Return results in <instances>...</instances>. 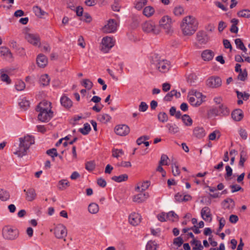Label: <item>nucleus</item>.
<instances>
[{
  "instance_id": "nucleus-1",
  "label": "nucleus",
  "mask_w": 250,
  "mask_h": 250,
  "mask_svg": "<svg viewBox=\"0 0 250 250\" xmlns=\"http://www.w3.org/2000/svg\"><path fill=\"white\" fill-rule=\"evenodd\" d=\"M181 27L185 36H190L197 30L198 22L194 17L188 16L183 19Z\"/></svg>"
},
{
  "instance_id": "nucleus-2",
  "label": "nucleus",
  "mask_w": 250,
  "mask_h": 250,
  "mask_svg": "<svg viewBox=\"0 0 250 250\" xmlns=\"http://www.w3.org/2000/svg\"><path fill=\"white\" fill-rule=\"evenodd\" d=\"M151 64L161 73H167L171 67V63L169 61L162 59L157 54L154 55L152 57Z\"/></svg>"
},
{
  "instance_id": "nucleus-3",
  "label": "nucleus",
  "mask_w": 250,
  "mask_h": 250,
  "mask_svg": "<svg viewBox=\"0 0 250 250\" xmlns=\"http://www.w3.org/2000/svg\"><path fill=\"white\" fill-rule=\"evenodd\" d=\"M2 234L5 239L13 240L19 237V231L15 227L5 226L2 229Z\"/></svg>"
},
{
  "instance_id": "nucleus-4",
  "label": "nucleus",
  "mask_w": 250,
  "mask_h": 250,
  "mask_svg": "<svg viewBox=\"0 0 250 250\" xmlns=\"http://www.w3.org/2000/svg\"><path fill=\"white\" fill-rule=\"evenodd\" d=\"M202 93L196 90L192 89L188 93V101L193 106H199L203 102Z\"/></svg>"
},
{
  "instance_id": "nucleus-5",
  "label": "nucleus",
  "mask_w": 250,
  "mask_h": 250,
  "mask_svg": "<svg viewBox=\"0 0 250 250\" xmlns=\"http://www.w3.org/2000/svg\"><path fill=\"white\" fill-rule=\"evenodd\" d=\"M142 27L143 31L147 33L158 35L161 31L160 28L151 21L144 22L142 24Z\"/></svg>"
},
{
  "instance_id": "nucleus-6",
  "label": "nucleus",
  "mask_w": 250,
  "mask_h": 250,
  "mask_svg": "<svg viewBox=\"0 0 250 250\" xmlns=\"http://www.w3.org/2000/svg\"><path fill=\"white\" fill-rule=\"evenodd\" d=\"M172 24V19L168 16L163 17L159 21L160 26L163 28L166 34L168 35H171L173 32Z\"/></svg>"
},
{
  "instance_id": "nucleus-7",
  "label": "nucleus",
  "mask_w": 250,
  "mask_h": 250,
  "mask_svg": "<svg viewBox=\"0 0 250 250\" xmlns=\"http://www.w3.org/2000/svg\"><path fill=\"white\" fill-rule=\"evenodd\" d=\"M114 45V42L111 37H105L102 39L101 50L104 53L107 52Z\"/></svg>"
},
{
  "instance_id": "nucleus-8",
  "label": "nucleus",
  "mask_w": 250,
  "mask_h": 250,
  "mask_svg": "<svg viewBox=\"0 0 250 250\" xmlns=\"http://www.w3.org/2000/svg\"><path fill=\"white\" fill-rule=\"evenodd\" d=\"M54 233L57 238L62 239L66 236L67 230L63 225L59 224L55 228Z\"/></svg>"
},
{
  "instance_id": "nucleus-9",
  "label": "nucleus",
  "mask_w": 250,
  "mask_h": 250,
  "mask_svg": "<svg viewBox=\"0 0 250 250\" xmlns=\"http://www.w3.org/2000/svg\"><path fill=\"white\" fill-rule=\"evenodd\" d=\"M207 85L210 88H217L222 85V80L219 77L212 76L208 79Z\"/></svg>"
},
{
  "instance_id": "nucleus-10",
  "label": "nucleus",
  "mask_w": 250,
  "mask_h": 250,
  "mask_svg": "<svg viewBox=\"0 0 250 250\" xmlns=\"http://www.w3.org/2000/svg\"><path fill=\"white\" fill-rule=\"evenodd\" d=\"M39 112L38 118V120L42 122H48L53 116L52 111H37Z\"/></svg>"
},
{
  "instance_id": "nucleus-11",
  "label": "nucleus",
  "mask_w": 250,
  "mask_h": 250,
  "mask_svg": "<svg viewBox=\"0 0 250 250\" xmlns=\"http://www.w3.org/2000/svg\"><path fill=\"white\" fill-rule=\"evenodd\" d=\"M211 112L215 115L226 116L229 114V111L225 105L221 104L218 108L212 109Z\"/></svg>"
},
{
  "instance_id": "nucleus-12",
  "label": "nucleus",
  "mask_w": 250,
  "mask_h": 250,
  "mask_svg": "<svg viewBox=\"0 0 250 250\" xmlns=\"http://www.w3.org/2000/svg\"><path fill=\"white\" fill-rule=\"evenodd\" d=\"M25 38L27 41L33 45L36 46L41 44L40 38L38 34L27 33Z\"/></svg>"
},
{
  "instance_id": "nucleus-13",
  "label": "nucleus",
  "mask_w": 250,
  "mask_h": 250,
  "mask_svg": "<svg viewBox=\"0 0 250 250\" xmlns=\"http://www.w3.org/2000/svg\"><path fill=\"white\" fill-rule=\"evenodd\" d=\"M117 29V23L115 20H109L107 24H105L103 27V31L106 33H112L115 31Z\"/></svg>"
},
{
  "instance_id": "nucleus-14",
  "label": "nucleus",
  "mask_w": 250,
  "mask_h": 250,
  "mask_svg": "<svg viewBox=\"0 0 250 250\" xmlns=\"http://www.w3.org/2000/svg\"><path fill=\"white\" fill-rule=\"evenodd\" d=\"M116 134L120 136H126L130 132L129 127L125 125H119L115 127Z\"/></svg>"
},
{
  "instance_id": "nucleus-15",
  "label": "nucleus",
  "mask_w": 250,
  "mask_h": 250,
  "mask_svg": "<svg viewBox=\"0 0 250 250\" xmlns=\"http://www.w3.org/2000/svg\"><path fill=\"white\" fill-rule=\"evenodd\" d=\"M141 221V215L137 213L132 212L128 216V222L133 226L138 225Z\"/></svg>"
},
{
  "instance_id": "nucleus-16",
  "label": "nucleus",
  "mask_w": 250,
  "mask_h": 250,
  "mask_svg": "<svg viewBox=\"0 0 250 250\" xmlns=\"http://www.w3.org/2000/svg\"><path fill=\"white\" fill-rule=\"evenodd\" d=\"M19 140L20 142L26 146V148L28 149L35 143L34 137L29 135L24 136L23 138H20Z\"/></svg>"
},
{
  "instance_id": "nucleus-17",
  "label": "nucleus",
  "mask_w": 250,
  "mask_h": 250,
  "mask_svg": "<svg viewBox=\"0 0 250 250\" xmlns=\"http://www.w3.org/2000/svg\"><path fill=\"white\" fill-rule=\"evenodd\" d=\"M140 193L135 195L133 197V201L137 203H141L145 201L148 197V192H140Z\"/></svg>"
},
{
  "instance_id": "nucleus-18",
  "label": "nucleus",
  "mask_w": 250,
  "mask_h": 250,
  "mask_svg": "<svg viewBox=\"0 0 250 250\" xmlns=\"http://www.w3.org/2000/svg\"><path fill=\"white\" fill-rule=\"evenodd\" d=\"M197 41L201 44L207 43L209 40V37L206 33L203 31H199L196 35Z\"/></svg>"
},
{
  "instance_id": "nucleus-19",
  "label": "nucleus",
  "mask_w": 250,
  "mask_h": 250,
  "mask_svg": "<svg viewBox=\"0 0 250 250\" xmlns=\"http://www.w3.org/2000/svg\"><path fill=\"white\" fill-rule=\"evenodd\" d=\"M36 109V111H52L51 103L47 101L43 100L39 103Z\"/></svg>"
},
{
  "instance_id": "nucleus-20",
  "label": "nucleus",
  "mask_w": 250,
  "mask_h": 250,
  "mask_svg": "<svg viewBox=\"0 0 250 250\" xmlns=\"http://www.w3.org/2000/svg\"><path fill=\"white\" fill-rule=\"evenodd\" d=\"M28 149V148H26V146L23 145V144L20 143L19 147L15 149L13 153L18 157H22V156L26 155L27 151Z\"/></svg>"
},
{
  "instance_id": "nucleus-21",
  "label": "nucleus",
  "mask_w": 250,
  "mask_h": 250,
  "mask_svg": "<svg viewBox=\"0 0 250 250\" xmlns=\"http://www.w3.org/2000/svg\"><path fill=\"white\" fill-rule=\"evenodd\" d=\"M201 215L202 218L205 221L211 222L212 220L211 214L210 213V210L208 207H205L203 208L201 211Z\"/></svg>"
},
{
  "instance_id": "nucleus-22",
  "label": "nucleus",
  "mask_w": 250,
  "mask_h": 250,
  "mask_svg": "<svg viewBox=\"0 0 250 250\" xmlns=\"http://www.w3.org/2000/svg\"><path fill=\"white\" fill-rule=\"evenodd\" d=\"M36 62L39 67L43 68L47 64L48 60L44 55L40 54L37 56Z\"/></svg>"
},
{
  "instance_id": "nucleus-23",
  "label": "nucleus",
  "mask_w": 250,
  "mask_h": 250,
  "mask_svg": "<svg viewBox=\"0 0 250 250\" xmlns=\"http://www.w3.org/2000/svg\"><path fill=\"white\" fill-rule=\"evenodd\" d=\"M23 191L26 193L25 198L28 201H32L36 198L37 194L34 188H30L27 190L24 189Z\"/></svg>"
},
{
  "instance_id": "nucleus-24",
  "label": "nucleus",
  "mask_w": 250,
  "mask_h": 250,
  "mask_svg": "<svg viewBox=\"0 0 250 250\" xmlns=\"http://www.w3.org/2000/svg\"><path fill=\"white\" fill-rule=\"evenodd\" d=\"M150 186V182L148 181L138 183L135 190L137 192H144Z\"/></svg>"
},
{
  "instance_id": "nucleus-25",
  "label": "nucleus",
  "mask_w": 250,
  "mask_h": 250,
  "mask_svg": "<svg viewBox=\"0 0 250 250\" xmlns=\"http://www.w3.org/2000/svg\"><path fill=\"white\" fill-rule=\"evenodd\" d=\"M214 54V52L209 49H207L203 51L202 53V58L205 61H209L211 60L213 57Z\"/></svg>"
},
{
  "instance_id": "nucleus-26",
  "label": "nucleus",
  "mask_w": 250,
  "mask_h": 250,
  "mask_svg": "<svg viewBox=\"0 0 250 250\" xmlns=\"http://www.w3.org/2000/svg\"><path fill=\"white\" fill-rule=\"evenodd\" d=\"M194 136L199 139L202 138L205 135V131L203 127L197 126L194 128L193 131Z\"/></svg>"
},
{
  "instance_id": "nucleus-27",
  "label": "nucleus",
  "mask_w": 250,
  "mask_h": 250,
  "mask_svg": "<svg viewBox=\"0 0 250 250\" xmlns=\"http://www.w3.org/2000/svg\"><path fill=\"white\" fill-rule=\"evenodd\" d=\"M191 196L189 194L183 195L180 193H178L175 195V199L177 202H187L191 200Z\"/></svg>"
},
{
  "instance_id": "nucleus-28",
  "label": "nucleus",
  "mask_w": 250,
  "mask_h": 250,
  "mask_svg": "<svg viewBox=\"0 0 250 250\" xmlns=\"http://www.w3.org/2000/svg\"><path fill=\"white\" fill-rule=\"evenodd\" d=\"M232 119L236 121H240L243 117V111L240 109L233 110L231 113Z\"/></svg>"
},
{
  "instance_id": "nucleus-29",
  "label": "nucleus",
  "mask_w": 250,
  "mask_h": 250,
  "mask_svg": "<svg viewBox=\"0 0 250 250\" xmlns=\"http://www.w3.org/2000/svg\"><path fill=\"white\" fill-rule=\"evenodd\" d=\"M61 103V104L65 108H70L72 106V101L65 95L62 97Z\"/></svg>"
},
{
  "instance_id": "nucleus-30",
  "label": "nucleus",
  "mask_w": 250,
  "mask_h": 250,
  "mask_svg": "<svg viewBox=\"0 0 250 250\" xmlns=\"http://www.w3.org/2000/svg\"><path fill=\"white\" fill-rule=\"evenodd\" d=\"M222 205L224 208L230 209L234 208L235 203L232 199L227 198L223 202Z\"/></svg>"
},
{
  "instance_id": "nucleus-31",
  "label": "nucleus",
  "mask_w": 250,
  "mask_h": 250,
  "mask_svg": "<svg viewBox=\"0 0 250 250\" xmlns=\"http://www.w3.org/2000/svg\"><path fill=\"white\" fill-rule=\"evenodd\" d=\"M190 244L192 247V250H202L203 246L202 245L200 241L195 239H193L190 242Z\"/></svg>"
},
{
  "instance_id": "nucleus-32",
  "label": "nucleus",
  "mask_w": 250,
  "mask_h": 250,
  "mask_svg": "<svg viewBox=\"0 0 250 250\" xmlns=\"http://www.w3.org/2000/svg\"><path fill=\"white\" fill-rule=\"evenodd\" d=\"M50 79L47 74L42 75L39 80L40 84L43 86H47L49 84Z\"/></svg>"
},
{
  "instance_id": "nucleus-33",
  "label": "nucleus",
  "mask_w": 250,
  "mask_h": 250,
  "mask_svg": "<svg viewBox=\"0 0 250 250\" xmlns=\"http://www.w3.org/2000/svg\"><path fill=\"white\" fill-rule=\"evenodd\" d=\"M10 197L9 192L3 189H0V200L1 201H6L10 199Z\"/></svg>"
},
{
  "instance_id": "nucleus-34",
  "label": "nucleus",
  "mask_w": 250,
  "mask_h": 250,
  "mask_svg": "<svg viewBox=\"0 0 250 250\" xmlns=\"http://www.w3.org/2000/svg\"><path fill=\"white\" fill-rule=\"evenodd\" d=\"M111 179L118 183L126 181L128 179V175L126 174H124L119 176H114L111 178Z\"/></svg>"
},
{
  "instance_id": "nucleus-35",
  "label": "nucleus",
  "mask_w": 250,
  "mask_h": 250,
  "mask_svg": "<svg viewBox=\"0 0 250 250\" xmlns=\"http://www.w3.org/2000/svg\"><path fill=\"white\" fill-rule=\"evenodd\" d=\"M70 186L69 182L66 179L60 180L58 183V188L59 189L63 190Z\"/></svg>"
},
{
  "instance_id": "nucleus-36",
  "label": "nucleus",
  "mask_w": 250,
  "mask_h": 250,
  "mask_svg": "<svg viewBox=\"0 0 250 250\" xmlns=\"http://www.w3.org/2000/svg\"><path fill=\"white\" fill-rule=\"evenodd\" d=\"M166 127L168 128V131L171 134H175L179 132V127L175 124H167Z\"/></svg>"
},
{
  "instance_id": "nucleus-37",
  "label": "nucleus",
  "mask_w": 250,
  "mask_h": 250,
  "mask_svg": "<svg viewBox=\"0 0 250 250\" xmlns=\"http://www.w3.org/2000/svg\"><path fill=\"white\" fill-rule=\"evenodd\" d=\"M154 9L150 6L146 7L143 10V14L147 17H151L154 13Z\"/></svg>"
},
{
  "instance_id": "nucleus-38",
  "label": "nucleus",
  "mask_w": 250,
  "mask_h": 250,
  "mask_svg": "<svg viewBox=\"0 0 250 250\" xmlns=\"http://www.w3.org/2000/svg\"><path fill=\"white\" fill-rule=\"evenodd\" d=\"M111 117L107 114H100L98 116V119L102 123H107L111 119Z\"/></svg>"
},
{
  "instance_id": "nucleus-39",
  "label": "nucleus",
  "mask_w": 250,
  "mask_h": 250,
  "mask_svg": "<svg viewBox=\"0 0 250 250\" xmlns=\"http://www.w3.org/2000/svg\"><path fill=\"white\" fill-rule=\"evenodd\" d=\"M20 107L23 110L27 109L30 106V102L25 98H23L19 103Z\"/></svg>"
},
{
  "instance_id": "nucleus-40",
  "label": "nucleus",
  "mask_w": 250,
  "mask_h": 250,
  "mask_svg": "<svg viewBox=\"0 0 250 250\" xmlns=\"http://www.w3.org/2000/svg\"><path fill=\"white\" fill-rule=\"evenodd\" d=\"M88 211L90 213L95 214L97 213L99 210L98 205L96 203H91L88 207Z\"/></svg>"
},
{
  "instance_id": "nucleus-41",
  "label": "nucleus",
  "mask_w": 250,
  "mask_h": 250,
  "mask_svg": "<svg viewBox=\"0 0 250 250\" xmlns=\"http://www.w3.org/2000/svg\"><path fill=\"white\" fill-rule=\"evenodd\" d=\"M182 120L186 126H191L192 124V120L188 115L185 114L182 116Z\"/></svg>"
},
{
  "instance_id": "nucleus-42",
  "label": "nucleus",
  "mask_w": 250,
  "mask_h": 250,
  "mask_svg": "<svg viewBox=\"0 0 250 250\" xmlns=\"http://www.w3.org/2000/svg\"><path fill=\"white\" fill-rule=\"evenodd\" d=\"M33 11L35 14V15L40 18H41L42 16L46 14V12L42 10L41 7L36 6L33 7Z\"/></svg>"
},
{
  "instance_id": "nucleus-43",
  "label": "nucleus",
  "mask_w": 250,
  "mask_h": 250,
  "mask_svg": "<svg viewBox=\"0 0 250 250\" xmlns=\"http://www.w3.org/2000/svg\"><path fill=\"white\" fill-rule=\"evenodd\" d=\"M90 130L91 127L88 123L84 124L83 128H81L79 129V131L83 135H87Z\"/></svg>"
},
{
  "instance_id": "nucleus-44",
  "label": "nucleus",
  "mask_w": 250,
  "mask_h": 250,
  "mask_svg": "<svg viewBox=\"0 0 250 250\" xmlns=\"http://www.w3.org/2000/svg\"><path fill=\"white\" fill-rule=\"evenodd\" d=\"M167 218L171 221H176L178 219V215L173 211H169L167 213Z\"/></svg>"
},
{
  "instance_id": "nucleus-45",
  "label": "nucleus",
  "mask_w": 250,
  "mask_h": 250,
  "mask_svg": "<svg viewBox=\"0 0 250 250\" xmlns=\"http://www.w3.org/2000/svg\"><path fill=\"white\" fill-rule=\"evenodd\" d=\"M235 43L237 46V47L241 49V50L243 51L244 52H246L247 51V48L245 46L243 42L241 41L240 39H236L235 40Z\"/></svg>"
},
{
  "instance_id": "nucleus-46",
  "label": "nucleus",
  "mask_w": 250,
  "mask_h": 250,
  "mask_svg": "<svg viewBox=\"0 0 250 250\" xmlns=\"http://www.w3.org/2000/svg\"><path fill=\"white\" fill-rule=\"evenodd\" d=\"M237 15L240 17L249 18L250 17V10L248 9H243L239 11L237 13Z\"/></svg>"
},
{
  "instance_id": "nucleus-47",
  "label": "nucleus",
  "mask_w": 250,
  "mask_h": 250,
  "mask_svg": "<svg viewBox=\"0 0 250 250\" xmlns=\"http://www.w3.org/2000/svg\"><path fill=\"white\" fill-rule=\"evenodd\" d=\"M158 119L160 122L165 123L168 120V116L165 112H161L158 114Z\"/></svg>"
},
{
  "instance_id": "nucleus-48",
  "label": "nucleus",
  "mask_w": 250,
  "mask_h": 250,
  "mask_svg": "<svg viewBox=\"0 0 250 250\" xmlns=\"http://www.w3.org/2000/svg\"><path fill=\"white\" fill-rule=\"evenodd\" d=\"M0 78L1 81L6 83V84H8L11 83V80L9 77L6 74L4 73L3 71L1 72Z\"/></svg>"
},
{
  "instance_id": "nucleus-49",
  "label": "nucleus",
  "mask_w": 250,
  "mask_h": 250,
  "mask_svg": "<svg viewBox=\"0 0 250 250\" xmlns=\"http://www.w3.org/2000/svg\"><path fill=\"white\" fill-rule=\"evenodd\" d=\"M82 84L85 88L90 90L93 86L92 82L89 79H83Z\"/></svg>"
},
{
  "instance_id": "nucleus-50",
  "label": "nucleus",
  "mask_w": 250,
  "mask_h": 250,
  "mask_svg": "<svg viewBox=\"0 0 250 250\" xmlns=\"http://www.w3.org/2000/svg\"><path fill=\"white\" fill-rule=\"evenodd\" d=\"M85 169L89 171L93 170L95 167V164L94 161H89L85 163Z\"/></svg>"
},
{
  "instance_id": "nucleus-51",
  "label": "nucleus",
  "mask_w": 250,
  "mask_h": 250,
  "mask_svg": "<svg viewBox=\"0 0 250 250\" xmlns=\"http://www.w3.org/2000/svg\"><path fill=\"white\" fill-rule=\"evenodd\" d=\"M147 3L146 0H140L136 2L135 5V8L140 10H141Z\"/></svg>"
},
{
  "instance_id": "nucleus-52",
  "label": "nucleus",
  "mask_w": 250,
  "mask_h": 250,
  "mask_svg": "<svg viewBox=\"0 0 250 250\" xmlns=\"http://www.w3.org/2000/svg\"><path fill=\"white\" fill-rule=\"evenodd\" d=\"M174 166L172 164V172L174 176H178L180 174V170L178 166L176 163H174Z\"/></svg>"
},
{
  "instance_id": "nucleus-53",
  "label": "nucleus",
  "mask_w": 250,
  "mask_h": 250,
  "mask_svg": "<svg viewBox=\"0 0 250 250\" xmlns=\"http://www.w3.org/2000/svg\"><path fill=\"white\" fill-rule=\"evenodd\" d=\"M112 156L113 157H115L118 158L121 155L124 154V151L122 149H113L112 151Z\"/></svg>"
},
{
  "instance_id": "nucleus-54",
  "label": "nucleus",
  "mask_w": 250,
  "mask_h": 250,
  "mask_svg": "<svg viewBox=\"0 0 250 250\" xmlns=\"http://www.w3.org/2000/svg\"><path fill=\"white\" fill-rule=\"evenodd\" d=\"M248 73L246 69H244L243 71L239 72V74L238 76V79L241 81H244L247 78Z\"/></svg>"
},
{
  "instance_id": "nucleus-55",
  "label": "nucleus",
  "mask_w": 250,
  "mask_h": 250,
  "mask_svg": "<svg viewBox=\"0 0 250 250\" xmlns=\"http://www.w3.org/2000/svg\"><path fill=\"white\" fill-rule=\"evenodd\" d=\"M15 87L18 91H21L25 88V84L23 81H19L16 84Z\"/></svg>"
},
{
  "instance_id": "nucleus-56",
  "label": "nucleus",
  "mask_w": 250,
  "mask_h": 250,
  "mask_svg": "<svg viewBox=\"0 0 250 250\" xmlns=\"http://www.w3.org/2000/svg\"><path fill=\"white\" fill-rule=\"evenodd\" d=\"M184 10L182 6H177L175 7L173 12L175 15L179 16L183 14Z\"/></svg>"
},
{
  "instance_id": "nucleus-57",
  "label": "nucleus",
  "mask_w": 250,
  "mask_h": 250,
  "mask_svg": "<svg viewBox=\"0 0 250 250\" xmlns=\"http://www.w3.org/2000/svg\"><path fill=\"white\" fill-rule=\"evenodd\" d=\"M218 135L217 139H219L221 136L220 133L218 130H215L209 135L208 138L210 140H214L216 138V136Z\"/></svg>"
},
{
  "instance_id": "nucleus-58",
  "label": "nucleus",
  "mask_w": 250,
  "mask_h": 250,
  "mask_svg": "<svg viewBox=\"0 0 250 250\" xmlns=\"http://www.w3.org/2000/svg\"><path fill=\"white\" fill-rule=\"evenodd\" d=\"M146 250H156V244L154 242L149 241L146 244Z\"/></svg>"
},
{
  "instance_id": "nucleus-59",
  "label": "nucleus",
  "mask_w": 250,
  "mask_h": 250,
  "mask_svg": "<svg viewBox=\"0 0 250 250\" xmlns=\"http://www.w3.org/2000/svg\"><path fill=\"white\" fill-rule=\"evenodd\" d=\"M169 158L166 154H162L161 157V160L159 162L160 165H168L167 161Z\"/></svg>"
},
{
  "instance_id": "nucleus-60",
  "label": "nucleus",
  "mask_w": 250,
  "mask_h": 250,
  "mask_svg": "<svg viewBox=\"0 0 250 250\" xmlns=\"http://www.w3.org/2000/svg\"><path fill=\"white\" fill-rule=\"evenodd\" d=\"M46 153L52 157L53 159L55 157H57L58 156V154L57 151V149L56 148H52L47 150Z\"/></svg>"
},
{
  "instance_id": "nucleus-61",
  "label": "nucleus",
  "mask_w": 250,
  "mask_h": 250,
  "mask_svg": "<svg viewBox=\"0 0 250 250\" xmlns=\"http://www.w3.org/2000/svg\"><path fill=\"white\" fill-rule=\"evenodd\" d=\"M148 107V105L146 103L142 102L139 106V110L141 112H145L147 109Z\"/></svg>"
},
{
  "instance_id": "nucleus-62",
  "label": "nucleus",
  "mask_w": 250,
  "mask_h": 250,
  "mask_svg": "<svg viewBox=\"0 0 250 250\" xmlns=\"http://www.w3.org/2000/svg\"><path fill=\"white\" fill-rule=\"evenodd\" d=\"M81 20L86 22H90L92 20V18L88 13H84L82 16Z\"/></svg>"
},
{
  "instance_id": "nucleus-63",
  "label": "nucleus",
  "mask_w": 250,
  "mask_h": 250,
  "mask_svg": "<svg viewBox=\"0 0 250 250\" xmlns=\"http://www.w3.org/2000/svg\"><path fill=\"white\" fill-rule=\"evenodd\" d=\"M78 44L82 47L83 48H85V43L84 42V38L83 36H80L78 39Z\"/></svg>"
},
{
  "instance_id": "nucleus-64",
  "label": "nucleus",
  "mask_w": 250,
  "mask_h": 250,
  "mask_svg": "<svg viewBox=\"0 0 250 250\" xmlns=\"http://www.w3.org/2000/svg\"><path fill=\"white\" fill-rule=\"evenodd\" d=\"M157 218L161 222H165L167 220V214L164 212H162L161 213L157 215Z\"/></svg>"
}]
</instances>
